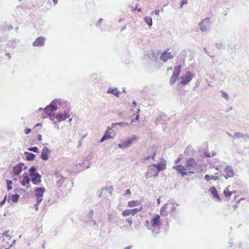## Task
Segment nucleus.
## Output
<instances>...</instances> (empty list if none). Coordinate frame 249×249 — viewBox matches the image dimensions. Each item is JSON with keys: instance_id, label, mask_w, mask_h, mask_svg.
Masks as SVG:
<instances>
[{"instance_id": "obj_11", "label": "nucleus", "mask_w": 249, "mask_h": 249, "mask_svg": "<svg viewBox=\"0 0 249 249\" xmlns=\"http://www.w3.org/2000/svg\"><path fill=\"white\" fill-rule=\"evenodd\" d=\"M53 176L55 179V186L57 188H60L64 182L66 178L62 176L58 171H55L54 173Z\"/></svg>"}, {"instance_id": "obj_41", "label": "nucleus", "mask_w": 249, "mask_h": 249, "mask_svg": "<svg viewBox=\"0 0 249 249\" xmlns=\"http://www.w3.org/2000/svg\"><path fill=\"white\" fill-rule=\"evenodd\" d=\"M122 215L124 216H126L131 215L130 209H127L124 211L122 213Z\"/></svg>"}, {"instance_id": "obj_7", "label": "nucleus", "mask_w": 249, "mask_h": 249, "mask_svg": "<svg viewBox=\"0 0 249 249\" xmlns=\"http://www.w3.org/2000/svg\"><path fill=\"white\" fill-rule=\"evenodd\" d=\"M181 69V66L180 65H177L174 67V71L169 81L170 84L171 86L173 85L178 78Z\"/></svg>"}, {"instance_id": "obj_40", "label": "nucleus", "mask_w": 249, "mask_h": 249, "mask_svg": "<svg viewBox=\"0 0 249 249\" xmlns=\"http://www.w3.org/2000/svg\"><path fill=\"white\" fill-rule=\"evenodd\" d=\"M28 150L29 151H32L34 153H39V149L37 147H31L28 148Z\"/></svg>"}, {"instance_id": "obj_9", "label": "nucleus", "mask_w": 249, "mask_h": 249, "mask_svg": "<svg viewBox=\"0 0 249 249\" xmlns=\"http://www.w3.org/2000/svg\"><path fill=\"white\" fill-rule=\"evenodd\" d=\"M155 165L153 164L148 166V171L145 175L146 178L157 177L159 176L160 171Z\"/></svg>"}, {"instance_id": "obj_20", "label": "nucleus", "mask_w": 249, "mask_h": 249, "mask_svg": "<svg viewBox=\"0 0 249 249\" xmlns=\"http://www.w3.org/2000/svg\"><path fill=\"white\" fill-rule=\"evenodd\" d=\"M24 164L22 162L19 163L13 168V174L15 176H18L23 170Z\"/></svg>"}, {"instance_id": "obj_61", "label": "nucleus", "mask_w": 249, "mask_h": 249, "mask_svg": "<svg viewBox=\"0 0 249 249\" xmlns=\"http://www.w3.org/2000/svg\"><path fill=\"white\" fill-rule=\"evenodd\" d=\"M125 194L126 195H130L131 194V191L130 189H126L125 190Z\"/></svg>"}, {"instance_id": "obj_63", "label": "nucleus", "mask_w": 249, "mask_h": 249, "mask_svg": "<svg viewBox=\"0 0 249 249\" xmlns=\"http://www.w3.org/2000/svg\"><path fill=\"white\" fill-rule=\"evenodd\" d=\"M5 55L8 57V59H10L11 58V56L9 53H5Z\"/></svg>"}, {"instance_id": "obj_36", "label": "nucleus", "mask_w": 249, "mask_h": 249, "mask_svg": "<svg viewBox=\"0 0 249 249\" xmlns=\"http://www.w3.org/2000/svg\"><path fill=\"white\" fill-rule=\"evenodd\" d=\"M139 202L137 200H131L128 202V206L133 207L138 205Z\"/></svg>"}, {"instance_id": "obj_31", "label": "nucleus", "mask_w": 249, "mask_h": 249, "mask_svg": "<svg viewBox=\"0 0 249 249\" xmlns=\"http://www.w3.org/2000/svg\"><path fill=\"white\" fill-rule=\"evenodd\" d=\"M247 135H245L241 132H235L234 133L233 138H242L245 139L247 137Z\"/></svg>"}, {"instance_id": "obj_2", "label": "nucleus", "mask_w": 249, "mask_h": 249, "mask_svg": "<svg viewBox=\"0 0 249 249\" xmlns=\"http://www.w3.org/2000/svg\"><path fill=\"white\" fill-rule=\"evenodd\" d=\"M160 217L159 214H155L151 220L150 230L154 236L160 232Z\"/></svg>"}, {"instance_id": "obj_14", "label": "nucleus", "mask_w": 249, "mask_h": 249, "mask_svg": "<svg viewBox=\"0 0 249 249\" xmlns=\"http://www.w3.org/2000/svg\"><path fill=\"white\" fill-rule=\"evenodd\" d=\"M69 111V109H65L63 112H58L57 113L54 114V115L58 122H61L70 117Z\"/></svg>"}, {"instance_id": "obj_33", "label": "nucleus", "mask_w": 249, "mask_h": 249, "mask_svg": "<svg viewBox=\"0 0 249 249\" xmlns=\"http://www.w3.org/2000/svg\"><path fill=\"white\" fill-rule=\"evenodd\" d=\"M144 20L149 27H150L152 25V19L151 18L149 17H145L144 18Z\"/></svg>"}, {"instance_id": "obj_60", "label": "nucleus", "mask_w": 249, "mask_h": 249, "mask_svg": "<svg viewBox=\"0 0 249 249\" xmlns=\"http://www.w3.org/2000/svg\"><path fill=\"white\" fill-rule=\"evenodd\" d=\"M38 141H40L42 140V135L41 134H38L37 135Z\"/></svg>"}, {"instance_id": "obj_3", "label": "nucleus", "mask_w": 249, "mask_h": 249, "mask_svg": "<svg viewBox=\"0 0 249 249\" xmlns=\"http://www.w3.org/2000/svg\"><path fill=\"white\" fill-rule=\"evenodd\" d=\"M30 181L34 184L38 185L41 182V175L37 172L36 167L32 166L28 170Z\"/></svg>"}, {"instance_id": "obj_44", "label": "nucleus", "mask_w": 249, "mask_h": 249, "mask_svg": "<svg viewBox=\"0 0 249 249\" xmlns=\"http://www.w3.org/2000/svg\"><path fill=\"white\" fill-rule=\"evenodd\" d=\"M163 116H164V115L163 114V115H159V116L157 118L156 120V124H160V123H160V121L161 120H162V117Z\"/></svg>"}, {"instance_id": "obj_22", "label": "nucleus", "mask_w": 249, "mask_h": 249, "mask_svg": "<svg viewBox=\"0 0 249 249\" xmlns=\"http://www.w3.org/2000/svg\"><path fill=\"white\" fill-rule=\"evenodd\" d=\"M209 191L211 192L213 197L216 198V199L218 201H221V199L220 198L217 190L216 189L215 187H212L209 189Z\"/></svg>"}, {"instance_id": "obj_37", "label": "nucleus", "mask_w": 249, "mask_h": 249, "mask_svg": "<svg viewBox=\"0 0 249 249\" xmlns=\"http://www.w3.org/2000/svg\"><path fill=\"white\" fill-rule=\"evenodd\" d=\"M6 185H7V189L8 191H10V190L12 189V185L13 184L12 181L11 180L6 179Z\"/></svg>"}, {"instance_id": "obj_34", "label": "nucleus", "mask_w": 249, "mask_h": 249, "mask_svg": "<svg viewBox=\"0 0 249 249\" xmlns=\"http://www.w3.org/2000/svg\"><path fill=\"white\" fill-rule=\"evenodd\" d=\"M111 130V128L110 127H108L107 130L106 131L105 133L103 135L104 137H105L106 140H108L109 139L111 138L110 134L109 133V130Z\"/></svg>"}, {"instance_id": "obj_19", "label": "nucleus", "mask_w": 249, "mask_h": 249, "mask_svg": "<svg viewBox=\"0 0 249 249\" xmlns=\"http://www.w3.org/2000/svg\"><path fill=\"white\" fill-rule=\"evenodd\" d=\"M45 40L46 38L43 36L38 37L33 42V46L34 47H43L45 45Z\"/></svg>"}, {"instance_id": "obj_26", "label": "nucleus", "mask_w": 249, "mask_h": 249, "mask_svg": "<svg viewBox=\"0 0 249 249\" xmlns=\"http://www.w3.org/2000/svg\"><path fill=\"white\" fill-rule=\"evenodd\" d=\"M166 161L164 160L163 162L158 163L157 164H153L155 165V166L160 171L165 170L166 168Z\"/></svg>"}, {"instance_id": "obj_59", "label": "nucleus", "mask_w": 249, "mask_h": 249, "mask_svg": "<svg viewBox=\"0 0 249 249\" xmlns=\"http://www.w3.org/2000/svg\"><path fill=\"white\" fill-rule=\"evenodd\" d=\"M180 160H181V159L180 158H178L175 160L174 163L175 164H178L180 161Z\"/></svg>"}, {"instance_id": "obj_57", "label": "nucleus", "mask_w": 249, "mask_h": 249, "mask_svg": "<svg viewBox=\"0 0 249 249\" xmlns=\"http://www.w3.org/2000/svg\"><path fill=\"white\" fill-rule=\"evenodd\" d=\"M9 231H5L2 235L3 236H7V237H10V235L8 233H9Z\"/></svg>"}, {"instance_id": "obj_8", "label": "nucleus", "mask_w": 249, "mask_h": 249, "mask_svg": "<svg viewBox=\"0 0 249 249\" xmlns=\"http://www.w3.org/2000/svg\"><path fill=\"white\" fill-rule=\"evenodd\" d=\"M195 77V75L190 71H187L183 76L180 77V83L181 85H187Z\"/></svg>"}, {"instance_id": "obj_35", "label": "nucleus", "mask_w": 249, "mask_h": 249, "mask_svg": "<svg viewBox=\"0 0 249 249\" xmlns=\"http://www.w3.org/2000/svg\"><path fill=\"white\" fill-rule=\"evenodd\" d=\"M19 198V195L16 194L11 196V199L13 202H17Z\"/></svg>"}, {"instance_id": "obj_21", "label": "nucleus", "mask_w": 249, "mask_h": 249, "mask_svg": "<svg viewBox=\"0 0 249 249\" xmlns=\"http://www.w3.org/2000/svg\"><path fill=\"white\" fill-rule=\"evenodd\" d=\"M51 153V150L47 147H44L41 152L40 158L45 161L49 159V154Z\"/></svg>"}, {"instance_id": "obj_23", "label": "nucleus", "mask_w": 249, "mask_h": 249, "mask_svg": "<svg viewBox=\"0 0 249 249\" xmlns=\"http://www.w3.org/2000/svg\"><path fill=\"white\" fill-rule=\"evenodd\" d=\"M184 154L187 156H192L194 154V150L192 146L188 145L184 150Z\"/></svg>"}, {"instance_id": "obj_5", "label": "nucleus", "mask_w": 249, "mask_h": 249, "mask_svg": "<svg viewBox=\"0 0 249 249\" xmlns=\"http://www.w3.org/2000/svg\"><path fill=\"white\" fill-rule=\"evenodd\" d=\"M157 150L158 147L157 146L152 145L148 147L147 151L144 153L145 156L143 159L145 160H147L150 159H152V160H155Z\"/></svg>"}, {"instance_id": "obj_47", "label": "nucleus", "mask_w": 249, "mask_h": 249, "mask_svg": "<svg viewBox=\"0 0 249 249\" xmlns=\"http://www.w3.org/2000/svg\"><path fill=\"white\" fill-rule=\"evenodd\" d=\"M221 93L222 95V97L224 98L227 100L229 98V95L226 92L221 91Z\"/></svg>"}, {"instance_id": "obj_55", "label": "nucleus", "mask_w": 249, "mask_h": 249, "mask_svg": "<svg viewBox=\"0 0 249 249\" xmlns=\"http://www.w3.org/2000/svg\"><path fill=\"white\" fill-rule=\"evenodd\" d=\"M92 158V156L91 155H89L85 159V160H86V161L88 162H89V160H91Z\"/></svg>"}, {"instance_id": "obj_32", "label": "nucleus", "mask_w": 249, "mask_h": 249, "mask_svg": "<svg viewBox=\"0 0 249 249\" xmlns=\"http://www.w3.org/2000/svg\"><path fill=\"white\" fill-rule=\"evenodd\" d=\"M204 178L207 181L213 179L217 180L219 179V177L216 176H210L208 174H207L204 176Z\"/></svg>"}, {"instance_id": "obj_50", "label": "nucleus", "mask_w": 249, "mask_h": 249, "mask_svg": "<svg viewBox=\"0 0 249 249\" xmlns=\"http://www.w3.org/2000/svg\"><path fill=\"white\" fill-rule=\"evenodd\" d=\"M89 222L90 221L91 222H92L93 227L95 229L98 227L96 222L95 220H92V219H91V220H89Z\"/></svg>"}, {"instance_id": "obj_28", "label": "nucleus", "mask_w": 249, "mask_h": 249, "mask_svg": "<svg viewBox=\"0 0 249 249\" xmlns=\"http://www.w3.org/2000/svg\"><path fill=\"white\" fill-rule=\"evenodd\" d=\"M24 155L26 157V159L28 161H32L35 160L36 158V155L28 152H24Z\"/></svg>"}, {"instance_id": "obj_39", "label": "nucleus", "mask_w": 249, "mask_h": 249, "mask_svg": "<svg viewBox=\"0 0 249 249\" xmlns=\"http://www.w3.org/2000/svg\"><path fill=\"white\" fill-rule=\"evenodd\" d=\"M89 163L90 162H88L86 161V160H84V161L81 163V166L84 167L85 169H88L89 168Z\"/></svg>"}, {"instance_id": "obj_15", "label": "nucleus", "mask_w": 249, "mask_h": 249, "mask_svg": "<svg viewBox=\"0 0 249 249\" xmlns=\"http://www.w3.org/2000/svg\"><path fill=\"white\" fill-rule=\"evenodd\" d=\"M172 168L173 169L176 170L177 173L180 174L182 177L189 174L185 165L184 166L182 164L176 165L173 166Z\"/></svg>"}, {"instance_id": "obj_13", "label": "nucleus", "mask_w": 249, "mask_h": 249, "mask_svg": "<svg viewBox=\"0 0 249 249\" xmlns=\"http://www.w3.org/2000/svg\"><path fill=\"white\" fill-rule=\"evenodd\" d=\"M45 191V189L44 187H36L35 188V196L38 203H40L42 201V197Z\"/></svg>"}, {"instance_id": "obj_29", "label": "nucleus", "mask_w": 249, "mask_h": 249, "mask_svg": "<svg viewBox=\"0 0 249 249\" xmlns=\"http://www.w3.org/2000/svg\"><path fill=\"white\" fill-rule=\"evenodd\" d=\"M168 204H165L161 208L160 210V215L164 217L167 215V212L166 210L167 209Z\"/></svg>"}, {"instance_id": "obj_4", "label": "nucleus", "mask_w": 249, "mask_h": 249, "mask_svg": "<svg viewBox=\"0 0 249 249\" xmlns=\"http://www.w3.org/2000/svg\"><path fill=\"white\" fill-rule=\"evenodd\" d=\"M215 175H219L220 177H224L226 179L228 178H232L234 175V172L231 166L230 165L226 166L224 171H220L215 173Z\"/></svg>"}, {"instance_id": "obj_18", "label": "nucleus", "mask_w": 249, "mask_h": 249, "mask_svg": "<svg viewBox=\"0 0 249 249\" xmlns=\"http://www.w3.org/2000/svg\"><path fill=\"white\" fill-rule=\"evenodd\" d=\"M22 179L20 181V183L22 186H25L27 189H29L31 187L30 185V178L29 175L26 172L23 173L22 175Z\"/></svg>"}, {"instance_id": "obj_62", "label": "nucleus", "mask_w": 249, "mask_h": 249, "mask_svg": "<svg viewBox=\"0 0 249 249\" xmlns=\"http://www.w3.org/2000/svg\"><path fill=\"white\" fill-rule=\"evenodd\" d=\"M39 204V203H38L37 202L34 205V207H35V208L36 211H37L38 210V205Z\"/></svg>"}, {"instance_id": "obj_30", "label": "nucleus", "mask_w": 249, "mask_h": 249, "mask_svg": "<svg viewBox=\"0 0 249 249\" xmlns=\"http://www.w3.org/2000/svg\"><path fill=\"white\" fill-rule=\"evenodd\" d=\"M19 42V41L17 39H12L10 40L9 41L8 43V45L9 46V47H15L18 44Z\"/></svg>"}, {"instance_id": "obj_12", "label": "nucleus", "mask_w": 249, "mask_h": 249, "mask_svg": "<svg viewBox=\"0 0 249 249\" xmlns=\"http://www.w3.org/2000/svg\"><path fill=\"white\" fill-rule=\"evenodd\" d=\"M169 49H167L166 50L164 51L160 56V59L164 62H166L169 59H171L173 58L176 56V52H168Z\"/></svg>"}, {"instance_id": "obj_25", "label": "nucleus", "mask_w": 249, "mask_h": 249, "mask_svg": "<svg viewBox=\"0 0 249 249\" xmlns=\"http://www.w3.org/2000/svg\"><path fill=\"white\" fill-rule=\"evenodd\" d=\"M107 93L112 94L117 97H119L120 95V91L118 90L116 88H109L107 91Z\"/></svg>"}, {"instance_id": "obj_38", "label": "nucleus", "mask_w": 249, "mask_h": 249, "mask_svg": "<svg viewBox=\"0 0 249 249\" xmlns=\"http://www.w3.org/2000/svg\"><path fill=\"white\" fill-rule=\"evenodd\" d=\"M223 193L225 195V196L226 197H229L231 194L233 193L232 192H230L228 189H225L223 191Z\"/></svg>"}, {"instance_id": "obj_17", "label": "nucleus", "mask_w": 249, "mask_h": 249, "mask_svg": "<svg viewBox=\"0 0 249 249\" xmlns=\"http://www.w3.org/2000/svg\"><path fill=\"white\" fill-rule=\"evenodd\" d=\"M210 25V18H206L198 24L200 29L202 32H207Z\"/></svg>"}, {"instance_id": "obj_27", "label": "nucleus", "mask_w": 249, "mask_h": 249, "mask_svg": "<svg viewBox=\"0 0 249 249\" xmlns=\"http://www.w3.org/2000/svg\"><path fill=\"white\" fill-rule=\"evenodd\" d=\"M130 124L126 122H119V123H114L111 124V128H116V126H119L120 127H124L126 126H129Z\"/></svg>"}, {"instance_id": "obj_10", "label": "nucleus", "mask_w": 249, "mask_h": 249, "mask_svg": "<svg viewBox=\"0 0 249 249\" xmlns=\"http://www.w3.org/2000/svg\"><path fill=\"white\" fill-rule=\"evenodd\" d=\"M138 139V137L136 135H133L131 138L124 141L122 143L118 144L119 148L121 149H126L129 147L134 141Z\"/></svg>"}, {"instance_id": "obj_24", "label": "nucleus", "mask_w": 249, "mask_h": 249, "mask_svg": "<svg viewBox=\"0 0 249 249\" xmlns=\"http://www.w3.org/2000/svg\"><path fill=\"white\" fill-rule=\"evenodd\" d=\"M148 56L150 59L154 60L156 62L158 60V53H156L153 50L148 53Z\"/></svg>"}, {"instance_id": "obj_46", "label": "nucleus", "mask_w": 249, "mask_h": 249, "mask_svg": "<svg viewBox=\"0 0 249 249\" xmlns=\"http://www.w3.org/2000/svg\"><path fill=\"white\" fill-rule=\"evenodd\" d=\"M93 211L92 210H90L89 212V216H88V221H89V220H91V219H92L91 216L93 215Z\"/></svg>"}, {"instance_id": "obj_48", "label": "nucleus", "mask_w": 249, "mask_h": 249, "mask_svg": "<svg viewBox=\"0 0 249 249\" xmlns=\"http://www.w3.org/2000/svg\"><path fill=\"white\" fill-rule=\"evenodd\" d=\"M7 200V196H5L3 198V199L0 202V207H1L3 206V205L5 204L6 201Z\"/></svg>"}, {"instance_id": "obj_6", "label": "nucleus", "mask_w": 249, "mask_h": 249, "mask_svg": "<svg viewBox=\"0 0 249 249\" xmlns=\"http://www.w3.org/2000/svg\"><path fill=\"white\" fill-rule=\"evenodd\" d=\"M197 161L193 158H190L187 160L185 166L189 174L195 173L196 170V167L197 165Z\"/></svg>"}, {"instance_id": "obj_52", "label": "nucleus", "mask_w": 249, "mask_h": 249, "mask_svg": "<svg viewBox=\"0 0 249 249\" xmlns=\"http://www.w3.org/2000/svg\"><path fill=\"white\" fill-rule=\"evenodd\" d=\"M203 154L207 158H210V157H211L210 153L208 151H204Z\"/></svg>"}, {"instance_id": "obj_64", "label": "nucleus", "mask_w": 249, "mask_h": 249, "mask_svg": "<svg viewBox=\"0 0 249 249\" xmlns=\"http://www.w3.org/2000/svg\"><path fill=\"white\" fill-rule=\"evenodd\" d=\"M105 140H106L105 137H104V136H103V137H102V138L100 140V142H103Z\"/></svg>"}, {"instance_id": "obj_45", "label": "nucleus", "mask_w": 249, "mask_h": 249, "mask_svg": "<svg viewBox=\"0 0 249 249\" xmlns=\"http://www.w3.org/2000/svg\"><path fill=\"white\" fill-rule=\"evenodd\" d=\"M144 225L148 229L150 230V227L151 225V222L150 223L148 220H146L145 222Z\"/></svg>"}, {"instance_id": "obj_16", "label": "nucleus", "mask_w": 249, "mask_h": 249, "mask_svg": "<svg viewBox=\"0 0 249 249\" xmlns=\"http://www.w3.org/2000/svg\"><path fill=\"white\" fill-rule=\"evenodd\" d=\"M121 218L116 213H111L108 214L107 222L111 223L118 224L121 222Z\"/></svg>"}, {"instance_id": "obj_58", "label": "nucleus", "mask_w": 249, "mask_h": 249, "mask_svg": "<svg viewBox=\"0 0 249 249\" xmlns=\"http://www.w3.org/2000/svg\"><path fill=\"white\" fill-rule=\"evenodd\" d=\"M126 221L129 223V225H131L132 223V221L131 220V218H127L126 219Z\"/></svg>"}, {"instance_id": "obj_53", "label": "nucleus", "mask_w": 249, "mask_h": 249, "mask_svg": "<svg viewBox=\"0 0 249 249\" xmlns=\"http://www.w3.org/2000/svg\"><path fill=\"white\" fill-rule=\"evenodd\" d=\"M187 2V0H181L180 1V7L181 8L183 6V5H184V4H186Z\"/></svg>"}, {"instance_id": "obj_54", "label": "nucleus", "mask_w": 249, "mask_h": 249, "mask_svg": "<svg viewBox=\"0 0 249 249\" xmlns=\"http://www.w3.org/2000/svg\"><path fill=\"white\" fill-rule=\"evenodd\" d=\"M139 119V114H138L136 115V117H135V118L134 119H133L131 120V123L129 124H131L133 122H134V121H137Z\"/></svg>"}, {"instance_id": "obj_43", "label": "nucleus", "mask_w": 249, "mask_h": 249, "mask_svg": "<svg viewBox=\"0 0 249 249\" xmlns=\"http://www.w3.org/2000/svg\"><path fill=\"white\" fill-rule=\"evenodd\" d=\"M54 114H55V113H53L52 114H46V115L49 116V119L53 122L55 121L54 119H55Z\"/></svg>"}, {"instance_id": "obj_56", "label": "nucleus", "mask_w": 249, "mask_h": 249, "mask_svg": "<svg viewBox=\"0 0 249 249\" xmlns=\"http://www.w3.org/2000/svg\"><path fill=\"white\" fill-rule=\"evenodd\" d=\"M31 129L29 128H26L25 129H24V132L26 134H29L31 132Z\"/></svg>"}, {"instance_id": "obj_51", "label": "nucleus", "mask_w": 249, "mask_h": 249, "mask_svg": "<svg viewBox=\"0 0 249 249\" xmlns=\"http://www.w3.org/2000/svg\"><path fill=\"white\" fill-rule=\"evenodd\" d=\"M216 47L218 49H221L223 47V44L221 43H215Z\"/></svg>"}, {"instance_id": "obj_1", "label": "nucleus", "mask_w": 249, "mask_h": 249, "mask_svg": "<svg viewBox=\"0 0 249 249\" xmlns=\"http://www.w3.org/2000/svg\"><path fill=\"white\" fill-rule=\"evenodd\" d=\"M67 102L60 99H56L53 100L49 105L46 106L44 108V111L46 114H52L54 111L60 108V106H63L66 105Z\"/></svg>"}, {"instance_id": "obj_42", "label": "nucleus", "mask_w": 249, "mask_h": 249, "mask_svg": "<svg viewBox=\"0 0 249 249\" xmlns=\"http://www.w3.org/2000/svg\"><path fill=\"white\" fill-rule=\"evenodd\" d=\"M142 210V208H135L133 209H130L131 214L134 215L135 214L137 213L138 212Z\"/></svg>"}, {"instance_id": "obj_49", "label": "nucleus", "mask_w": 249, "mask_h": 249, "mask_svg": "<svg viewBox=\"0 0 249 249\" xmlns=\"http://www.w3.org/2000/svg\"><path fill=\"white\" fill-rule=\"evenodd\" d=\"M103 20V19L102 18H100L99 20H98L97 22L96 23L95 25L97 27L99 28L100 26V24L102 23V21Z\"/></svg>"}]
</instances>
